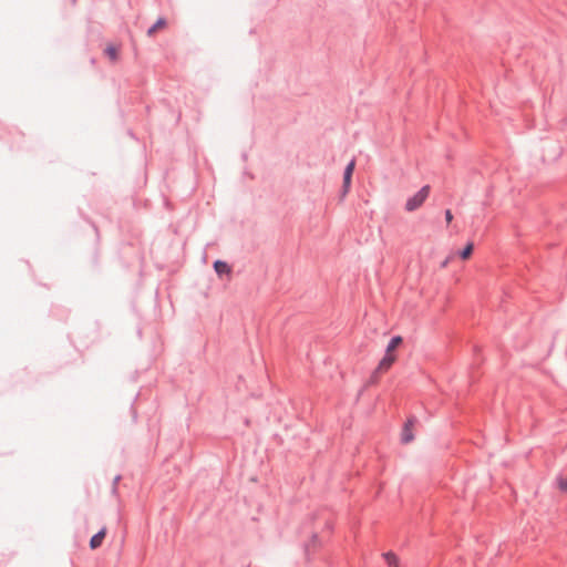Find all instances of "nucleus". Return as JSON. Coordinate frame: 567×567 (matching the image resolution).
<instances>
[{
	"mask_svg": "<svg viewBox=\"0 0 567 567\" xmlns=\"http://www.w3.org/2000/svg\"><path fill=\"white\" fill-rule=\"evenodd\" d=\"M430 194V186H423L416 194L410 197L405 203V210L411 213L420 208Z\"/></svg>",
	"mask_w": 567,
	"mask_h": 567,
	"instance_id": "obj_1",
	"label": "nucleus"
},
{
	"mask_svg": "<svg viewBox=\"0 0 567 567\" xmlns=\"http://www.w3.org/2000/svg\"><path fill=\"white\" fill-rule=\"evenodd\" d=\"M354 168H355V161L352 159L346 167L344 169V174H343V185H342V193H341V198H344L349 190H350V187H351V178H352V174L354 172Z\"/></svg>",
	"mask_w": 567,
	"mask_h": 567,
	"instance_id": "obj_2",
	"label": "nucleus"
},
{
	"mask_svg": "<svg viewBox=\"0 0 567 567\" xmlns=\"http://www.w3.org/2000/svg\"><path fill=\"white\" fill-rule=\"evenodd\" d=\"M395 361H396L395 354H390V353L385 352L384 357L380 360L378 367L375 368L373 377L383 374L386 371H389Z\"/></svg>",
	"mask_w": 567,
	"mask_h": 567,
	"instance_id": "obj_3",
	"label": "nucleus"
},
{
	"mask_svg": "<svg viewBox=\"0 0 567 567\" xmlns=\"http://www.w3.org/2000/svg\"><path fill=\"white\" fill-rule=\"evenodd\" d=\"M413 425V421L409 420L403 427L401 440L404 444H408L414 440Z\"/></svg>",
	"mask_w": 567,
	"mask_h": 567,
	"instance_id": "obj_4",
	"label": "nucleus"
},
{
	"mask_svg": "<svg viewBox=\"0 0 567 567\" xmlns=\"http://www.w3.org/2000/svg\"><path fill=\"white\" fill-rule=\"evenodd\" d=\"M105 535H106V528L104 527V528H102L97 534H95V535L91 538V540H90V547H91V549H96V548H99V547L102 545V543H103V539H104Z\"/></svg>",
	"mask_w": 567,
	"mask_h": 567,
	"instance_id": "obj_5",
	"label": "nucleus"
},
{
	"mask_svg": "<svg viewBox=\"0 0 567 567\" xmlns=\"http://www.w3.org/2000/svg\"><path fill=\"white\" fill-rule=\"evenodd\" d=\"M403 339L400 336L393 337L386 346L385 352L394 354V351L402 344Z\"/></svg>",
	"mask_w": 567,
	"mask_h": 567,
	"instance_id": "obj_6",
	"label": "nucleus"
},
{
	"mask_svg": "<svg viewBox=\"0 0 567 567\" xmlns=\"http://www.w3.org/2000/svg\"><path fill=\"white\" fill-rule=\"evenodd\" d=\"M118 52H120V49H118V47H116V45L109 44V45L105 48V54H106V56H107L112 62H116V61H117V59H118Z\"/></svg>",
	"mask_w": 567,
	"mask_h": 567,
	"instance_id": "obj_7",
	"label": "nucleus"
},
{
	"mask_svg": "<svg viewBox=\"0 0 567 567\" xmlns=\"http://www.w3.org/2000/svg\"><path fill=\"white\" fill-rule=\"evenodd\" d=\"M166 27V20L159 18L153 27L147 30V35L153 37L157 31L163 30Z\"/></svg>",
	"mask_w": 567,
	"mask_h": 567,
	"instance_id": "obj_8",
	"label": "nucleus"
},
{
	"mask_svg": "<svg viewBox=\"0 0 567 567\" xmlns=\"http://www.w3.org/2000/svg\"><path fill=\"white\" fill-rule=\"evenodd\" d=\"M214 268H215V271H216L219 276H221V275H224V274H227V275H228V274H230V267H229L226 262H224V261H221V260H217V261H215V264H214Z\"/></svg>",
	"mask_w": 567,
	"mask_h": 567,
	"instance_id": "obj_9",
	"label": "nucleus"
},
{
	"mask_svg": "<svg viewBox=\"0 0 567 567\" xmlns=\"http://www.w3.org/2000/svg\"><path fill=\"white\" fill-rule=\"evenodd\" d=\"M383 557H384L388 566L399 567V558L394 553L388 551V553L383 554Z\"/></svg>",
	"mask_w": 567,
	"mask_h": 567,
	"instance_id": "obj_10",
	"label": "nucleus"
},
{
	"mask_svg": "<svg viewBox=\"0 0 567 567\" xmlns=\"http://www.w3.org/2000/svg\"><path fill=\"white\" fill-rule=\"evenodd\" d=\"M473 249H474V245L473 243H468L465 248L460 252V257L463 259V260H466L471 257L472 252H473Z\"/></svg>",
	"mask_w": 567,
	"mask_h": 567,
	"instance_id": "obj_11",
	"label": "nucleus"
},
{
	"mask_svg": "<svg viewBox=\"0 0 567 567\" xmlns=\"http://www.w3.org/2000/svg\"><path fill=\"white\" fill-rule=\"evenodd\" d=\"M556 484L561 492H567V477L558 476L556 478Z\"/></svg>",
	"mask_w": 567,
	"mask_h": 567,
	"instance_id": "obj_12",
	"label": "nucleus"
},
{
	"mask_svg": "<svg viewBox=\"0 0 567 567\" xmlns=\"http://www.w3.org/2000/svg\"><path fill=\"white\" fill-rule=\"evenodd\" d=\"M445 219H446V223H449V224L453 219V215H452V212L450 209L445 210Z\"/></svg>",
	"mask_w": 567,
	"mask_h": 567,
	"instance_id": "obj_13",
	"label": "nucleus"
},
{
	"mask_svg": "<svg viewBox=\"0 0 567 567\" xmlns=\"http://www.w3.org/2000/svg\"><path fill=\"white\" fill-rule=\"evenodd\" d=\"M449 261H450V259H446L445 261H443L442 267H446Z\"/></svg>",
	"mask_w": 567,
	"mask_h": 567,
	"instance_id": "obj_14",
	"label": "nucleus"
}]
</instances>
